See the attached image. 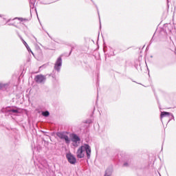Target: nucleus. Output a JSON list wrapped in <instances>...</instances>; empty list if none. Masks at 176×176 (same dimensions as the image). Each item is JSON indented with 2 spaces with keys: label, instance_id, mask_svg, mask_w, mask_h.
<instances>
[{
  "label": "nucleus",
  "instance_id": "obj_1",
  "mask_svg": "<svg viewBox=\"0 0 176 176\" xmlns=\"http://www.w3.org/2000/svg\"><path fill=\"white\" fill-rule=\"evenodd\" d=\"M58 137H59V138H61L62 140H65L67 144H69V142L71 141V140H69V137H72V142H74V145H78V144H79L80 141V140L77 135L74 134H70L67 132L58 133Z\"/></svg>",
  "mask_w": 176,
  "mask_h": 176
},
{
  "label": "nucleus",
  "instance_id": "obj_2",
  "mask_svg": "<svg viewBox=\"0 0 176 176\" xmlns=\"http://www.w3.org/2000/svg\"><path fill=\"white\" fill-rule=\"evenodd\" d=\"M81 148L84 151L85 156H87V159H90V156H91V147L90 146V145L87 144H84L81 146Z\"/></svg>",
  "mask_w": 176,
  "mask_h": 176
},
{
  "label": "nucleus",
  "instance_id": "obj_3",
  "mask_svg": "<svg viewBox=\"0 0 176 176\" xmlns=\"http://www.w3.org/2000/svg\"><path fill=\"white\" fill-rule=\"evenodd\" d=\"M66 158L70 164H76V157H75V155H72L71 153L66 154Z\"/></svg>",
  "mask_w": 176,
  "mask_h": 176
},
{
  "label": "nucleus",
  "instance_id": "obj_4",
  "mask_svg": "<svg viewBox=\"0 0 176 176\" xmlns=\"http://www.w3.org/2000/svg\"><path fill=\"white\" fill-rule=\"evenodd\" d=\"M85 156H86V155L85 154L81 146L80 147H78V148L77 149L76 151V157H78V159H83L85 157Z\"/></svg>",
  "mask_w": 176,
  "mask_h": 176
},
{
  "label": "nucleus",
  "instance_id": "obj_5",
  "mask_svg": "<svg viewBox=\"0 0 176 176\" xmlns=\"http://www.w3.org/2000/svg\"><path fill=\"white\" fill-rule=\"evenodd\" d=\"M63 64V60H61V58L59 57L58 58L56 64H55V67L54 69L56 71H60V69L61 68V65Z\"/></svg>",
  "mask_w": 176,
  "mask_h": 176
},
{
  "label": "nucleus",
  "instance_id": "obj_6",
  "mask_svg": "<svg viewBox=\"0 0 176 176\" xmlns=\"http://www.w3.org/2000/svg\"><path fill=\"white\" fill-rule=\"evenodd\" d=\"M170 116H171V118H174L173 114L171 113H170V112H166V111H162L161 112V115H160L161 120L163 118H170Z\"/></svg>",
  "mask_w": 176,
  "mask_h": 176
},
{
  "label": "nucleus",
  "instance_id": "obj_7",
  "mask_svg": "<svg viewBox=\"0 0 176 176\" xmlns=\"http://www.w3.org/2000/svg\"><path fill=\"white\" fill-rule=\"evenodd\" d=\"M35 80L38 83H42V82H45V80H46V78H45V76L43 75H38L35 77Z\"/></svg>",
  "mask_w": 176,
  "mask_h": 176
},
{
  "label": "nucleus",
  "instance_id": "obj_8",
  "mask_svg": "<svg viewBox=\"0 0 176 176\" xmlns=\"http://www.w3.org/2000/svg\"><path fill=\"white\" fill-rule=\"evenodd\" d=\"M10 112H12V113H21V110L19 109H12Z\"/></svg>",
  "mask_w": 176,
  "mask_h": 176
},
{
  "label": "nucleus",
  "instance_id": "obj_9",
  "mask_svg": "<svg viewBox=\"0 0 176 176\" xmlns=\"http://www.w3.org/2000/svg\"><path fill=\"white\" fill-rule=\"evenodd\" d=\"M112 175V170L111 169H107L106 170L104 176H111Z\"/></svg>",
  "mask_w": 176,
  "mask_h": 176
},
{
  "label": "nucleus",
  "instance_id": "obj_10",
  "mask_svg": "<svg viewBox=\"0 0 176 176\" xmlns=\"http://www.w3.org/2000/svg\"><path fill=\"white\" fill-rule=\"evenodd\" d=\"M23 43L26 47V49L28 50V52H31L32 54H34V52H32V51H31V49L30 48V46H28V44H27V43L25 41H23Z\"/></svg>",
  "mask_w": 176,
  "mask_h": 176
},
{
  "label": "nucleus",
  "instance_id": "obj_11",
  "mask_svg": "<svg viewBox=\"0 0 176 176\" xmlns=\"http://www.w3.org/2000/svg\"><path fill=\"white\" fill-rule=\"evenodd\" d=\"M42 115L43 116H45V118H47V116L50 115V113H49V111H43Z\"/></svg>",
  "mask_w": 176,
  "mask_h": 176
},
{
  "label": "nucleus",
  "instance_id": "obj_12",
  "mask_svg": "<svg viewBox=\"0 0 176 176\" xmlns=\"http://www.w3.org/2000/svg\"><path fill=\"white\" fill-rule=\"evenodd\" d=\"M124 166H129V164L125 163V164H124Z\"/></svg>",
  "mask_w": 176,
  "mask_h": 176
}]
</instances>
